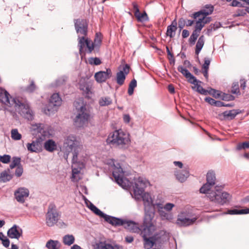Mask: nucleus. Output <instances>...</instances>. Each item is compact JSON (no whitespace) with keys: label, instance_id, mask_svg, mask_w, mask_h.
<instances>
[{"label":"nucleus","instance_id":"obj_58","mask_svg":"<svg viewBox=\"0 0 249 249\" xmlns=\"http://www.w3.org/2000/svg\"><path fill=\"white\" fill-rule=\"evenodd\" d=\"M207 16L201 15L198 17L202 21H203L204 24L210 22L211 20V17H207Z\"/></svg>","mask_w":249,"mask_h":249},{"label":"nucleus","instance_id":"obj_27","mask_svg":"<svg viewBox=\"0 0 249 249\" xmlns=\"http://www.w3.org/2000/svg\"><path fill=\"white\" fill-rule=\"evenodd\" d=\"M44 146L45 150L50 152L54 151L57 148L55 142L51 139L46 141L44 143Z\"/></svg>","mask_w":249,"mask_h":249},{"label":"nucleus","instance_id":"obj_47","mask_svg":"<svg viewBox=\"0 0 249 249\" xmlns=\"http://www.w3.org/2000/svg\"><path fill=\"white\" fill-rule=\"evenodd\" d=\"M231 92L232 94H236L237 95H240V92L239 89V84L238 82L233 83L232 87Z\"/></svg>","mask_w":249,"mask_h":249},{"label":"nucleus","instance_id":"obj_3","mask_svg":"<svg viewBox=\"0 0 249 249\" xmlns=\"http://www.w3.org/2000/svg\"><path fill=\"white\" fill-rule=\"evenodd\" d=\"M208 198L211 201L220 205H224L230 203L231 199V196L228 193L222 191L218 186H215L212 190L206 193Z\"/></svg>","mask_w":249,"mask_h":249},{"label":"nucleus","instance_id":"obj_52","mask_svg":"<svg viewBox=\"0 0 249 249\" xmlns=\"http://www.w3.org/2000/svg\"><path fill=\"white\" fill-rule=\"evenodd\" d=\"M186 78L187 79L189 83L194 85L196 82H200V81L197 80L191 73Z\"/></svg>","mask_w":249,"mask_h":249},{"label":"nucleus","instance_id":"obj_31","mask_svg":"<svg viewBox=\"0 0 249 249\" xmlns=\"http://www.w3.org/2000/svg\"><path fill=\"white\" fill-rule=\"evenodd\" d=\"M75 241V238L73 235L67 234L65 235L62 239L63 243L64 245L70 246L73 244Z\"/></svg>","mask_w":249,"mask_h":249},{"label":"nucleus","instance_id":"obj_41","mask_svg":"<svg viewBox=\"0 0 249 249\" xmlns=\"http://www.w3.org/2000/svg\"><path fill=\"white\" fill-rule=\"evenodd\" d=\"M137 86V81L135 79L132 80L129 84L128 89V94L129 95L133 94L134 92V89Z\"/></svg>","mask_w":249,"mask_h":249},{"label":"nucleus","instance_id":"obj_54","mask_svg":"<svg viewBox=\"0 0 249 249\" xmlns=\"http://www.w3.org/2000/svg\"><path fill=\"white\" fill-rule=\"evenodd\" d=\"M11 156L9 155H4L0 156V161L3 163H8L10 162Z\"/></svg>","mask_w":249,"mask_h":249},{"label":"nucleus","instance_id":"obj_63","mask_svg":"<svg viewBox=\"0 0 249 249\" xmlns=\"http://www.w3.org/2000/svg\"><path fill=\"white\" fill-rule=\"evenodd\" d=\"M154 210H155V207H156L158 209V212H160V211L164 209V206H163L162 204L160 203H156L155 204L154 203Z\"/></svg>","mask_w":249,"mask_h":249},{"label":"nucleus","instance_id":"obj_29","mask_svg":"<svg viewBox=\"0 0 249 249\" xmlns=\"http://www.w3.org/2000/svg\"><path fill=\"white\" fill-rule=\"evenodd\" d=\"M46 247L48 249H60L61 244L57 240L50 239L46 243Z\"/></svg>","mask_w":249,"mask_h":249},{"label":"nucleus","instance_id":"obj_36","mask_svg":"<svg viewBox=\"0 0 249 249\" xmlns=\"http://www.w3.org/2000/svg\"><path fill=\"white\" fill-rule=\"evenodd\" d=\"M177 29V27L175 25H170L168 26L166 31L167 36H170V38L173 37L175 35Z\"/></svg>","mask_w":249,"mask_h":249},{"label":"nucleus","instance_id":"obj_5","mask_svg":"<svg viewBox=\"0 0 249 249\" xmlns=\"http://www.w3.org/2000/svg\"><path fill=\"white\" fill-rule=\"evenodd\" d=\"M155 230L153 222H143V228L142 230L141 235L144 240V248L145 249H150L155 244L153 237H150L152 235Z\"/></svg>","mask_w":249,"mask_h":249},{"label":"nucleus","instance_id":"obj_28","mask_svg":"<svg viewBox=\"0 0 249 249\" xmlns=\"http://www.w3.org/2000/svg\"><path fill=\"white\" fill-rule=\"evenodd\" d=\"M211 61L210 58L205 57L204 58V63L202 66V72L206 79L208 78V71Z\"/></svg>","mask_w":249,"mask_h":249},{"label":"nucleus","instance_id":"obj_64","mask_svg":"<svg viewBox=\"0 0 249 249\" xmlns=\"http://www.w3.org/2000/svg\"><path fill=\"white\" fill-rule=\"evenodd\" d=\"M205 101L206 102H207V103H208L209 104H210L211 105L214 106L215 101V100L214 99H213L211 97H207L205 98Z\"/></svg>","mask_w":249,"mask_h":249},{"label":"nucleus","instance_id":"obj_23","mask_svg":"<svg viewBox=\"0 0 249 249\" xmlns=\"http://www.w3.org/2000/svg\"><path fill=\"white\" fill-rule=\"evenodd\" d=\"M104 218L106 221L111 224L113 226H123L124 224V220L121 218H116L107 214H106Z\"/></svg>","mask_w":249,"mask_h":249},{"label":"nucleus","instance_id":"obj_60","mask_svg":"<svg viewBox=\"0 0 249 249\" xmlns=\"http://www.w3.org/2000/svg\"><path fill=\"white\" fill-rule=\"evenodd\" d=\"M186 20L183 18H181L178 20V28L180 29V30L182 29L185 25Z\"/></svg>","mask_w":249,"mask_h":249},{"label":"nucleus","instance_id":"obj_48","mask_svg":"<svg viewBox=\"0 0 249 249\" xmlns=\"http://www.w3.org/2000/svg\"><path fill=\"white\" fill-rule=\"evenodd\" d=\"M178 70L185 78H186L187 76H188V75H190L189 74L191 73L187 69H186V68H185L181 65H180L178 67Z\"/></svg>","mask_w":249,"mask_h":249},{"label":"nucleus","instance_id":"obj_37","mask_svg":"<svg viewBox=\"0 0 249 249\" xmlns=\"http://www.w3.org/2000/svg\"><path fill=\"white\" fill-rule=\"evenodd\" d=\"M78 47L79 48V53L80 54L82 53L83 52V49L84 47H85L86 45V39L85 38V36H80V35L78 36Z\"/></svg>","mask_w":249,"mask_h":249},{"label":"nucleus","instance_id":"obj_46","mask_svg":"<svg viewBox=\"0 0 249 249\" xmlns=\"http://www.w3.org/2000/svg\"><path fill=\"white\" fill-rule=\"evenodd\" d=\"M238 112L235 110H231L229 111H225L223 113V115L225 117L227 118H230L231 119L234 118Z\"/></svg>","mask_w":249,"mask_h":249},{"label":"nucleus","instance_id":"obj_40","mask_svg":"<svg viewBox=\"0 0 249 249\" xmlns=\"http://www.w3.org/2000/svg\"><path fill=\"white\" fill-rule=\"evenodd\" d=\"M37 142L35 141H33L32 143H28L27 144L28 150L31 152H36L37 151Z\"/></svg>","mask_w":249,"mask_h":249},{"label":"nucleus","instance_id":"obj_57","mask_svg":"<svg viewBox=\"0 0 249 249\" xmlns=\"http://www.w3.org/2000/svg\"><path fill=\"white\" fill-rule=\"evenodd\" d=\"M23 173V168L21 165L18 166L15 171V176L17 177H20Z\"/></svg>","mask_w":249,"mask_h":249},{"label":"nucleus","instance_id":"obj_10","mask_svg":"<svg viewBox=\"0 0 249 249\" xmlns=\"http://www.w3.org/2000/svg\"><path fill=\"white\" fill-rule=\"evenodd\" d=\"M207 182L200 188V193L206 194L211 191L215 184L216 177L215 173L213 171H209L206 176Z\"/></svg>","mask_w":249,"mask_h":249},{"label":"nucleus","instance_id":"obj_30","mask_svg":"<svg viewBox=\"0 0 249 249\" xmlns=\"http://www.w3.org/2000/svg\"><path fill=\"white\" fill-rule=\"evenodd\" d=\"M224 213L231 214V215L247 214V213H249V208H247V209H242V210H237V209L229 210H228V211L226 213Z\"/></svg>","mask_w":249,"mask_h":249},{"label":"nucleus","instance_id":"obj_15","mask_svg":"<svg viewBox=\"0 0 249 249\" xmlns=\"http://www.w3.org/2000/svg\"><path fill=\"white\" fill-rule=\"evenodd\" d=\"M75 27L79 35L86 36L87 35L88 24L85 19H77L75 22Z\"/></svg>","mask_w":249,"mask_h":249},{"label":"nucleus","instance_id":"obj_14","mask_svg":"<svg viewBox=\"0 0 249 249\" xmlns=\"http://www.w3.org/2000/svg\"><path fill=\"white\" fill-rule=\"evenodd\" d=\"M62 103V100L58 93H53L49 100L48 111L53 112L56 111L58 107Z\"/></svg>","mask_w":249,"mask_h":249},{"label":"nucleus","instance_id":"obj_50","mask_svg":"<svg viewBox=\"0 0 249 249\" xmlns=\"http://www.w3.org/2000/svg\"><path fill=\"white\" fill-rule=\"evenodd\" d=\"M199 36V33L196 32V31H194L190 37L189 38V42L191 44L194 45L196 40L197 39L198 36Z\"/></svg>","mask_w":249,"mask_h":249},{"label":"nucleus","instance_id":"obj_11","mask_svg":"<svg viewBox=\"0 0 249 249\" xmlns=\"http://www.w3.org/2000/svg\"><path fill=\"white\" fill-rule=\"evenodd\" d=\"M149 184L148 180L146 178L139 177L135 179V185L134 188V194L135 196L141 195L144 191V189Z\"/></svg>","mask_w":249,"mask_h":249},{"label":"nucleus","instance_id":"obj_38","mask_svg":"<svg viewBox=\"0 0 249 249\" xmlns=\"http://www.w3.org/2000/svg\"><path fill=\"white\" fill-rule=\"evenodd\" d=\"M158 213L162 220L166 219L168 220H171L173 219L172 215L170 213L165 212L164 211V209L160 211V212Z\"/></svg>","mask_w":249,"mask_h":249},{"label":"nucleus","instance_id":"obj_55","mask_svg":"<svg viewBox=\"0 0 249 249\" xmlns=\"http://www.w3.org/2000/svg\"><path fill=\"white\" fill-rule=\"evenodd\" d=\"M247 13H248L247 7L245 9H238L236 12L235 16L236 17L244 16L247 14Z\"/></svg>","mask_w":249,"mask_h":249},{"label":"nucleus","instance_id":"obj_39","mask_svg":"<svg viewBox=\"0 0 249 249\" xmlns=\"http://www.w3.org/2000/svg\"><path fill=\"white\" fill-rule=\"evenodd\" d=\"M138 21L143 22L147 21L148 19V17L145 12L143 13H140L139 12L138 14L135 15Z\"/></svg>","mask_w":249,"mask_h":249},{"label":"nucleus","instance_id":"obj_26","mask_svg":"<svg viewBox=\"0 0 249 249\" xmlns=\"http://www.w3.org/2000/svg\"><path fill=\"white\" fill-rule=\"evenodd\" d=\"M79 88L87 96H89V95L92 94L91 85L87 82H80Z\"/></svg>","mask_w":249,"mask_h":249},{"label":"nucleus","instance_id":"obj_25","mask_svg":"<svg viewBox=\"0 0 249 249\" xmlns=\"http://www.w3.org/2000/svg\"><path fill=\"white\" fill-rule=\"evenodd\" d=\"M13 177V174L10 169L2 172L0 175V179L5 182L10 180Z\"/></svg>","mask_w":249,"mask_h":249},{"label":"nucleus","instance_id":"obj_44","mask_svg":"<svg viewBox=\"0 0 249 249\" xmlns=\"http://www.w3.org/2000/svg\"><path fill=\"white\" fill-rule=\"evenodd\" d=\"M33 129L38 133L42 134L45 131L43 129V124H36L33 125Z\"/></svg>","mask_w":249,"mask_h":249},{"label":"nucleus","instance_id":"obj_59","mask_svg":"<svg viewBox=\"0 0 249 249\" xmlns=\"http://www.w3.org/2000/svg\"><path fill=\"white\" fill-rule=\"evenodd\" d=\"M208 93L213 95L215 98H219L220 96V93H219V91L214 89H211Z\"/></svg>","mask_w":249,"mask_h":249},{"label":"nucleus","instance_id":"obj_43","mask_svg":"<svg viewBox=\"0 0 249 249\" xmlns=\"http://www.w3.org/2000/svg\"><path fill=\"white\" fill-rule=\"evenodd\" d=\"M20 158L18 157H13L12 162L10 165V168L11 169H13L16 166H19L20 165Z\"/></svg>","mask_w":249,"mask_h":249},{"label":"nucleus","instance_id":"obj_8","mask_svg":"<svg viewBox=\"0 0 249 249\" xmlns=\"http://www.w3.org/2000/svg\"><path fill=\"white\" fill-rule=\"evenodd\" d=\"M112 161L114 166L112 175L115 180L117 184L124 188L128 185V181L124 178V171L120 163H115L113 160Z\"/></svg>","mask_w":249,"mask_h":249},{"label":"nucleus","instance_id":"obj_35","mask_svg":"<svg viewBox=\"0 0 249 249\" xmlns=\"http://www.w3.org/2000/svg\"><path fill=\"white\" fill-rule=\"evenodd\" d=\"M200 82H196L194 85V87H192V89H195L196 88V91L198 92V93L202 94V95H207L208 93V91L207 90H206L205 89H203L202 87L200 85Z\"/></svg>","mask_w":249,"mask_h":249},{"label":"nucleus","instance_id":"obj_21","mask_svg":"<svg viewBox=\"0 0 249 249\" xmlns=\"http://www.w3.org/2000/svg\"><path fill=\"white\" fill-rule=\"evenodd\" d=\"M175 175L177 180L180 182H184L189 176V172L187 167H184L183 170L175 171Z\"/></svg>","mask_w":249,"mask_h":249},{"label":"nucleus","instance_id":"obj_53","mask_svg":"<svg viewBox=\"0 0 249 249\" xmlns=\"http://www.w3.org/2000/svg\"><path fill=\"white\" fill-rule=\"evenodd\" d=\"M102 42L101 34L100 33H96V36L94 39V45L95 46H99Z\"/></svg>","mask_w":249,"mask_h":249},{"label":"nucleus","instance_id":"obj_1","mask_svg":"<svg viewBox=\"0 0 249 249\" xmlns=\"http://www.w3.org/2000/svg\"><path fill=\"white\" fill-rule=\"evenodd\" d=\"M63 150L64 153V157L66 160L68 159L69 154L72 153V176L73 179L78 180L76 175L85 166L86 154L75 136L70 135L65 138Z\"/></svg>","mask_w":249,"mask_h":249},{"label":"nucleus","instance_id":"obj_51","mask_svg":"<svg viewBox=\"0 0 249 249\" xmlns=\"http://www.w3.org/2000/svg\"><path fill=\"white\" fill-rule=\"evenodd\" d=\"M86 45L88 49V53H91L93 50L95 45L91 42V40L88 38L86 39Z\"/></svg>","mask_w":249,"mask_h":249},{"label":"nucleus","instance_id":"obj_24","mask_svg":"<svg viewBox=\"0 0 249 249\" xmlns=\"http://www.w3.org/2000/svg\"><path fill=\"white\" fill-rule=\"evenodd\" d=\"M18 227L15 225L7 231L8 236L11 238L18 239L22 234V230L20 232L18 230Z\"/></svg>","mask_w":249,"mask_h":249},{"label":"nucleus","instance_id":"obj_56","mask_svg":"<svg viewBox=\"0 0 249 249\" xmlns=\"http://www.w3.org/2000/svg\"><path fill=\"white\" fill-rule=\"evenodd\" d=\"M235 99L234 96L229 94L223 93L222 99L225 101H233Z\"/></svg>","mask_w":249,"mask_h":249},{"label":"nucleus","instance_id":"obj_22","mask_svg":"<svg viewBox=\"0 0 249 249\" xmlns=\"http://www.w3.org/2000/svg\"><path fill=\"white\" fill-rule=\"evenodd\" d=\"M213 6L211 4L206 5L204 8L201 10L195 13L192 17L195 19H197L201 15L208 16L211 15L213 11Z\"/></svg>","mask_w":249,"mask_h":249},{"label":"nucleus","instance_id":"obj_33","mask_svg":"<svg viewBox=\"0 0 249 249\" xmlns=\"http://www.w3.org/2000/svg\"><path fill=\"white\" fill-rule=\"evenodd\" d=\"M89 207L90 209V210L91 211H92L94 213H95L96 215L99 216L102 218L105 217L106 214L102 212L92 203H90Z\"/></svg>","mask_w":249,"mask_h":249},{"label":"nucleus","instance_id":"obj_16","mask_svg":"<svg viewBox=\"0 0 249 249\" xmlns=\"http://www.w3.org/2000/svg\"><path fill=\"white\" fill-rule=\"evenodd\" d=\"M111 76V70L108 68L106 69V71H99L95 73L94 77L98 83H101L105 82L107 79L110 78Z\"/></svg>","mask_w":249,"mask_h":249},{"label":"nucleus","instance_id":"obj_34","mask_svg":"<svg viewBox=\"0 0 249 249\" xmlns=\"http://www.w3.org/2000/svg\"><path fill=\"white\" fill-rule=\"evenodd\" d=\"M112 100L109 97H102L99 100V104L101 107L107 106L112 104Z\"/></svg>","mask_w":249,"mask_h":249},{"label":"nucleus","instance_id":"obj_18","mask_svg":"<svg viewBox=\"0 0 249 249\" xmlns=\"http://www.w3.org/2000/svg\"><path fill=\"white\" fill-rule=\"evenodd\" d=\"M14 195L18 202L23 203L25 201V198L29 196V191L26 188L21 187L15 191Z\"/></svg>","mask_w":249,"mask_h":249},{"label":"nucleus","instance_id":"obj_9","mask_svg":"<svg viewBox=\"0 0 249 249\" xmlns=\"http://www.w3.org/2000/svg\"><path fill=\"white\" fill-rule=\"evenodd\" d=\"M59 214L56 210L55 205L51 203L49 205L47 213L46 214V224L49 227L53 226L58 220Z\"/></svg>","mask_w":249,"mask_h":249},{"label":"nucleus","instance_id":"obj_2","mask_svg":"<svg viewBox=\"0 0 249 249\" xmlns=\"http://www.w3.org/2000/svg\"><path fill=\"white\" fill-rule=\"evenodd\" d=\"M130 142L129 134L121 129L110 133L107 139L108 144L122 149L127 148Z\"/></svg>","mask_w":249,"mask_h":249},{"label":"nucleus","instance_id":"obj_62","mask_svg":"<svg viewBox=\"0 0 249 249\" xmlns=\"http://www.w3.org/2000/svg\"><path fill=\"white\" fill-rule=\"evenodd\" d=\"M36 89V86H35V85L34 84V82L33 81H32L30 84V86H29L27 89H26V90L27 91H28V92H33V91L35 90Z\"/></svg>","mask_w":249,"mask_h":249},{"label":"nucleus","instance_id":"obj_19","mask_svg":"<svg viewBox=\"0 0 249 249\" xmlns=\"http://www.w3.org/2000/svg\"><path fill=\"white\" fill-rule=\"evenodd\" d=\"M123 226L130 231L135 233L139 232L140 231L141 232L143 228V225L141 228H139L138 224L134 221L126 220H124Z\"/></svg>","mask_w":249,"mask_h":249},{"label":"nucleus","instance_id":"obj_45","mask_svg":"<svg viewBox=\"0 0 249 249\" xmlns=\"http://www.w3.org/2000/svg\"><path fill=\"white\" fill-rule=\"evenodd\" d=\"M197 18L198 19L196 22L195 29L194 31H196V32L199 33L205 24H204L203 21H202L199 18Z\"/></svg>","mask_w":249,"mask_h":249},{"label":"nucleus","instance_id":"obj_12","mask_svg":"<svg viewBox=\"0 0 249 249\" xmlns=\"http://www.w3.org/2000/svg\"><path fill=\"white\" fill-rule=\"evenodd\" d=\"M188 213L186 212H181L178 215L176 224L180 227H186L192 225L196 220V218H189Z\"/></svg>","mask_w":249,"mask_h":249},{"label":"nucleus","instance_id":"obj_49","mask_svg":"<svg viewBox=\"0 0 249 249\" xmlns=\"http://www.w3.org/2000/svg\"><path fill=\"white\" fill-rule=\"evenodd\" d=\"M88 62L91 65H99L101 64V60L98 57H90L88 59Z\"/></svg>","mask_w":249,"mask_h":249},{"label":"nucleus","instance_id":"obj_4","mask_svg":"<svg viewBox=\"0 0 249 249\" xmlns=\"http://www.w3.org/2000/svg\"><path fill=\"white\" fill-rule=\"evenodd\" d=\"M140 196V195H139ZM144 206V215L143 222H153L155 210L153 200L148 193H142L141 195Z\"/></svg>","mask_w":249,"mask_h":249},{"label":"nucleus","instance_id":"obj_7","mask_svg":"<svg viewBox=\"0 0 249 249\" xmlns=\"http://www.w3.org/2000/svg\"><path fill=\"white\" fill-rule=\"evenodd\" d=\"M15 110L19 113L24 118L28 120H32L34 118L33 111L30 108L28 103L25 102H21L19 100H15V104H13V107Z\"/></svg>","mask_w":249,"mask_h":249},{"label":"nucleus","instance_id":"obj_6","mask_svg":"<svg viewBox=\"0 0 249 249\" xmlns=\"http://www.w3.org/2000/svg\"><path fill=\"white\" fill-rule=\"evenodd\" d=\"M77 112L73 119V124L77 127H83L87 123L90 116L89 111L85 106H81L80 107H76Z\"/></svg>","mask_w":249,"mask_h":249},{"label":"nucleus","instance_id":"obj_61","mask_svg":"<svg viewBox=\"0 0 249 249\" xmlns=\"http://www.w3.org/2000/svg\"><path fill=\"white\" fill-rule=\"evenodd\" d=\"M175 205L171 203H167L164 206V210L167 211H170L172 210Z\"/></svg>","mask_w":249,"mask_h":249},{"label":"nucleus","instance_id":"obj_17","mask_svg":"<svg viewBox=\"0 0 249 249\" xmlns=\"http://www.w3.org/2000/svg\"><path fill=\"white\" fill-rule=\"evenodd\" d=\"M130 67L128 64H125L122 71H120L116 73V82L120 86L124 84L126 76L129 72Z\"/></svg>","mask_w":249,"mask_h":249},{"label":"nucleus","instance_id":"obj_20","mask_svg":"<svg viewBox=\"0 0 249 249\" xmlns=\"http://www.w3.org/2000/svg\"><path fill=\"white\" fill-rule=\"evenodd\" d=\"M94 249H123V248L117 244L112 245L106 242H99L95 244Z\"/></svg>","mask_w":249,"mask_h":249},{"label":"nucleus","instance_id":"obj_42","mask_svg":"<svg viewBox=\"0 0 249 249\" xmlns=\"http://www.w3.org/2000/svg\"><path fill=\"white\" fill-rule=\"evenodd\" d=\"M11 138L13 140L18 141L21 138V135L18 132L17 129H13L11 130Z\"/></svg>","mask_w":249,"mask_h":249},{"label":"nucleus","instance_id":"obj_32","mask_svg":"<svg viewBox=\"0 0 249 249\" xmlns=\"http://www.w3.org/2000/svg\"><path fill=\"white\" fill-rule=\"evenodd\" d=\"M204 36H201L199 37L196 44L195 53L196 55H198L199 53L204 46Z\"/></svg>","mask_w":249,"mask_h":249},{"label":"nucleus","instance_id":"obj_13","mask_svg":"<svg viewBox=\"0 0 249 249\" xmlns=\"http://www.w3.org/2000/svg\"><path fill=\"white\" fill-rule=\"evenodd\" d=\"M16 99L13 98L5 89L0 88V102L8 107H12Z\"/></svg>","mask_w":249,"mask_h":249}]
</instances>
